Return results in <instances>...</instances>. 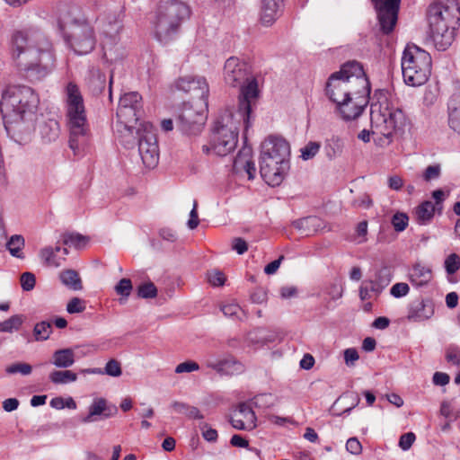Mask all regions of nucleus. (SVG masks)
<instances>
[{"label": "nucleus", "instance_id": "obj_10", "mask_svg": "<svg viewBox=\"0 0 460 460\" xmlns=\"http://www.w3.org/2000/svg\"><path fill=\"white\" fill-rule=\"evenodd\" d=\"M143 113L142 96L137 92L122 95L117 109L116 133L122 145L130 147L136 140V124Z\"/></svg>", "mask_w": 460, "mask_h": 460}, {"label": "nucleus", "instance_id": "obj_60", "mask_svg": "<svg viewBox=\"0 0 460 460\" xmlns=\"http://www.w3.org/2000/svg\"><path fill=\"white\" fill-rule=\"evenodd\" d=\"M440 413L448 419H456L458 414L456 413L448 402H443L440 406Z\"/></svg>", "mask_w": 460, "mask_h": 460}, {"label": "nucleus", "instance_id": "obj_22", "mask_svg": "<svg viewBox=\"0 0 460 460\" xmlns=\"http://www.w3.org/2000/svg\"><path fill=\"white\" fill-rule=\"evenodd\" d=\"M448 126L460 135V93L452 94L447 103Z\"/></svg>", "mask_w": 460, "mask_h": 460}, {"label": "nucleus", "instance_id": "obj_64", "mask_svg": "<svg viewBox=\"0 0 460 460\" xmlns=\"http://www.w3.org/2000/svg\"><path fill=\"white\" fill-rule=\"evenodd\" d=\"M230 444L236 447H248L249 446L248 440L237 434L232 436Z\"/></svg>", "mask_w": 460, "mask_h": 460}, {"label": "nucleus", "instance_id": "obj_41", "mask_svg": "<svg viewBox=\"0 0 460 460\" xmlns=\"http://www.w3.org/2000/svg\"><path fill=\"white\" fill-rule=\"evenodd\" d=\"M133 286L132 282L129 279L124 278L121 279L118 284L115 286V291L117 295L120 296L121 297L128 298L129 295L131 294ZM119 301H122V298L119 299Z\"/></svg>", "mask_w": 460, "mask_h": 460}, {"label": "nucleus", "instance_id": "obj_23", "mask_svg": "<svg viewBox=\"0 0 460 460\" xmlns=\"http://www.w3.org/2000/svg\"><path fill=\"white\" fill-rule=\"evenodd\" d=\"M67 253L66 248H61L59 246H56L55 248L45 247L40 251V257L48 266L58 268L61 266Z\"/></svg>", "mask_w": 460, "mask_h": 460}, {"label": "nucleus", "instance_id": "obj_25", "mask_svg": "<svg viewBox=\"0 0 460 460\" xmlns=\"http://www.w3.org/2000/svg\"><path fill=\"white\" fill-rule=\"evenodd\" d=\"M280 12V0H262L261 21L263 25H271Z\"/></svg>", "mask_w": 460, "mask_h": 460}, {"label": "nucleus", "instance_id": "obj_11", "mask_svg": "<svg viewBox=\"0 0 460 460\" xmlns=\"http://www.w3.org/2000/svg\"><path fill=\"white\" fill-rule=\"evenodd\" d=\"M190 15V9L186 3L181 0H161L154 21L156 38L163 40L177 32Z\"/></svg>", "mask_w": 460, "mask_h": 460}, {"label": "nucleus", "instance_id": "obj_21", "mask_svg": "<svg viewBox=\"0 0 460 460\" xmlns=\"http://www.w3.org/2000/svg\"><path fill=\"white\" fill-rule=\"evenodd\" d=\"M117 413V408L108 407L105 399L99 398L93 401L89 408V413L87 416L82 419L84 423H89L96 420L95 416L102 415L103 418L107 419Z\"/></svg>", "mask_w": 460, "mask_h": 460}, {"label": "nucleus", "instance_id": "obj_42", "mask_svg": "<svg viewBox=\"0 0 460 460\" xmlns=\"http://www.w3.org/2000/svg\"><path fill=\"white\" fill-rule=\"evenodd\" d=\"M445 270L448 275L455 274L460 269V257L456 253L449 254L445 260Z\"/></svg>", "mask_w": 460, "mask_h": 460}, {"label": "nucleus", "instance_id": "obj_51", "mask_svg": "<svg viewBox=\"0 0 460 460\" xmlns=\"http://www.w3.org/2000/svg\"><path fill=\"white\" fill-rule=\"evenodd\" d=\"M296 227L300 229L307 228L309 230L310 226L316 227L320 226V219L316 217H307L302 219H299L296 223Z\"/></svg>", "mask_w": 460, "mask_h": 460}, {"label": "nucleus", "instance_id": "obj_49", "mask_svg": "<svg viewBox=\"0 0 460 460\" xmlns=\"http://www.w3.org/2000/svg\"><path fill=\"white\" fill-rule=\"evenodd\" d=\"M20 281L23 290L31 291L35 287L36 279L34 274L31 272H24L21 275Z\"/></svg>", "mask_w": 460, "mask_h": 460}, {"label": "nucleus", "instance_id": "obj_34", "mask_svg": "<svg viewBox=\"0 0 460 460\" xmlns=\"http://www.w3.org/2000/svg\"><path fill=\"white\" fill-rule=\"evenodd\" d=\"M343 147V141L339 137H333L330 140H328L324 149L326 155L330 159H333L337 156H340L342 154Z\"/></svg>", "mask_w": 460, "mask_h": 460}, {"label": "nucleus", "instance_id": "obj_9", "mask_svg": "<svg viewBox=\"0 0 460 460\" xmlns=\"http://www.w3.org/2000/svg\"><path fill=\"white\" fill-rule=\"evenodd\" d=\"M371 133L374 141L385 146L392 142L394 136L402 135L407 126V118L400 109L371 106Z\"/></svg>", "mask_w": 460, "mask_h": 460}, {"label": "nucleus", "instance_id": "obj_61", "mask_svg": "<svg viewBox=\"0 0 460 460\" xmlns=\"http://www.w3.org/2000/svg\"><path fill=\"white\" fill-rule=\"evenodd\" d=\"M450 377L447 373L444 372H436L433 375V383L436 385H446L449 383Z\"/></svg>", "mask_w": 460, "mask_h": 460}, {"label": "nucleus", "instance_id": "obj_36", "mask_svg": "<svg viewBox=\"0 0 460 460\" xmlns=\"http://www.w3.org/2000/svg\"><path fill=\"white\" fill-rule=\"evenodd\" d=\"M252 159V157L251 149L243 148L238 153L234 160V170L237 172H242Z\"/></svg>", "mask_w": 460, "mask_h": 460}, {"label": "nucleus", "instance_id": "obj_20", "mask_svg": "<svg viewBox=\"0 0 460 460\" xmlns=\"http://www.w3.org/2000/svg\"><path fill=\"white\" fill-rule=\"evenodd\" d=\"M434 314V305L429 299H416L409 305L407 318L411 322H422Z\"/></svg>", "mask_w": 460, "mask_h": 460}, {"label": "nucleus", "instance_id": "obj_63", "mask_svg": "<svg viewBox=\"0 0 460 460\" xmlns=\"http://www.w3.org/2000/svg\"><path fill=\"white\" fill-rule=\"evenodd\" d=\"M372 205V200L367 194H364L353 202L354 207L368 208Z\"/></svg>", "mask_w": 460, "mask_h": 460}, {"label": "nucleus", "instance_id": "obj_54", "mask_svg": "<svg viewBox=\"0 0 460 460\" xmlns=\"http://www.w3.org/2000/svg\"><path fill=\"white\" fill-rule=\"evenodd\" d=\"M346 449L350 454L358 455L362 451V446L357 438H350L346 442Z\"/></svg>", "mask_w": 460, "mask_h": 460}, {"label": "nucleus", "instance_id": "obj_37", "mask_svg": "<svg viewBox=\"0 0 460 460\" xmlns=\"http://www.w3.org/2000/svg\"><path fill=\"white\" fill-rule=\"evenodd\" d=\"M10 253L17 258H22V250L24 246V239L22 235H13L6 243Z\"/></svg>", "mask_w": 460, "mask_h": 460}, {"label": "nucleus", "instance_id": "obj_32", "mask_svg": "<svg viewBox=\"0 0 460 460\" xmlns=\"http://www.w3.org/2000/svg\"><path fill=\"white\" fill-rule=\"evenodd\" d=\"M49 378L53 384L64 385L76 381L77 375L71 370H54Z\"/></svg>", "mask_w": 460, "mask_h": 460}, {"label": "nucleus", "instance_id": "obj_43", "mask_svg": "<svg viewBox=\"0 0 460 460\" xmlns=\"http://www.w3.org/2000/svg\"><path fill=\"white\" fill-rule=\"evenodd\" d=\"M137 295L142 298H154L157 295V288L154 283L146 282L137 288Z\"/></svg>", "mask_w": 460, "mask_h": 460}, {"label": "nucleus", "instance_id": "obj_26", "mask_svg": "<svg viewBox=\"0 0 460 460\" xmlns=\"http://www.w3.org/2000/svg\"><path fill=\"white\" fill-rule=\"evenodd\" d=\"M410 279L413 285L420 287L430 281L432 271L429 267L417 263L411 270Z\"/></svg>", "mask_w": 460, "mask_h": 460}, {"label": "nucleus", "instance_id": "obj_48", "mask_svg": "<svg viewBox=\"0 0 460 460\" xmlns=\"http://www.w3.org/2000/svg\"><path fill=\"white\" fill-rule=\"evenodd\" d=\"M441 174V167L439 164H433V165H429L423 174H422V177H423V180L425 181H430L432 180H436L438 178H439Z\"/></svg>", "mask_w": 460, "mask_h": 460}, {"label": "nucleus", "instance_id": "obj_3", "mask_svg": "<svg viewBox=\"0 0 460 460\" xmlns=\"http://www.w3.org/2000/svg\"><path fill=\"white\" fill-rule=\"evenodd\" d=\"M12 55L31 82L40 81L54 68L52 42L41 31H16L12 38Z\"/></svg>", "mask_w": 460, "mask_h": 460}, {"label": "nucleus", "instance_id": "obj_15", "mask_svg": "<svg viewBox=\"0 0 460 460\" xmlns=\"http://www.w3.org/2000/svg\"><path fill=\"white\" fill-rule=\"evenodd\" d=\"M377 9L381 31L385 34L393 31L398 19L401 0H372Z\"/></svg>", "mask_w": 460, "mask_h": 460}, {"label": "nucleus", "instance_id": "obj_50", "mask_svg": "<svg viewBox=\"0 0 460 460\" xmlns=\"http://www.w3.org/2000/svg\"><path fill=\"white\" fill-rule=\"evenodd\" d=\"M199 369V366L195 361L188 360L184 361L182 363H180L176 368L175 373L181 374V373H190L192 371H197Z\"/></svg>", "mask_w": 460, "mask_h": 460}, {"label": "nucleus", "instance_id": "obj_4", "mask_svg": "<svg viewBox=\"0 0 460 460\" xmlns=\"http://www.w3.org/2000/svg\"><path fill=\"white\" fill-rule=\"evenodd\" d=\"M224 80L228 85L240 88L237 115L247 120L260 97L258 82L250 75L248 64L236 57L227 58L224 66Z\"/></svg>", "mask_w": 460, "mask_h": 460}, {"label": "nucleus", "instance_id": "obj_44", "mask_svg": "<svg viewBox=\"0 0 460 460\" xmlns=\"http://www.w3.org/2000/svg\"><path fill=\"white\" fill-rule=\"evenodd\" d=\"M86 309V303L79 297H73L66 305V311L69 314L83 313Z\"/></svg>", "mask_w": 460, "mask_h": 460}, {"label": "nucleus", "instance_id": "obj_19", "mask_svg": "<svg viewBox=\"0 0 460 460\" xmlns=\"http://www.w3.org/2000/svg\"><path fill=\"white\" fill-rule=\"evenodd\" d=\"M111 31H104V39L102 40L103 50V58L110 63L121 58V53H119V49L116 48L118 43V34L120 30V25L118 22L113 24L110 23Z\"/></svg>", "mask_w": 460, "mask_h": 460}, {"label": "nucleus", "instance_id": "obj_30", "mask_svg": "<svg viewBox=\"0 0 460 460\" xmlns=\"http://www.w3.org/2000/svg\"><path fill=\"white\" fill-rule=\"evenodd\" d=\"M171 407L175 412L183 414L190 420L204 419V415L200 411L197 407L190 405L189 403L174 401L172 402Z\"/></svg>", "mask_w": 460, "mask_h": 460}, {"label": "nucleus", "instance_id": "obj_57", "mask_svg": "<svg viewBox=\"0 0 460 460\" xmlns=\"http://www.w3.org/2000/svg\"><path fill=\"white\" fill-rule=\"evenodd\" d=\"M359 356L356 349L349 348L344 350V360L348 366H353Z\"/></svg>", "mask_w": 460, "mask_h": 460}, {"label": "nucleus", "instance_id": "obj_2", "mask_svg": "<svg viewBox=\"0 0 460 460\" xmlns=\"http://www.w3.org/2000/svg\"><path fill=\"white\" fill-rule=\"evenodd\" d=\"M40 97L27 85H9L2 93L0 111L7 134L17 143L31 140L38 119Z\"/></svg>", "mask_w": 460, "mask_h": 460}, {"label": "nucleus", "instance_id": "obj_6", "mask_svg": "<svg viewBox=\"0 0 460 460\" xmlns=\"http://www.w3.org/2000/svg\"><path fill=\"white\" fill-rule=\"evenodd\" d=\"M66 103L70 131L69 146L77 155L88 146L91 133L83 95L73 82H69L66 87Z\"/></svg>", "mask_w": 460, "mask_h": 460}, {"label": "nucleus", "instance_id": "obj_47", "mask_svg": "<svg viewBox=\"0 0 460 460\" xmlns=\"http://www.w3.org/2000/svg\"><path fill=\"white\" fill-rule=\"evenodd\" d=\"M208 282L214 287L223 286L226 280L225 274L220 270H212L208 273Z\"/></svg>", "mask_w": 460, "mask_h": 460}, {"label": "nucleus", "instance_id": "obj_39", "mask_svg": "<svg viewBox=\"0 0 460 460\" xmlns=\"http://www.w3.org/2000/svg\"><path fill=\"white\" fill-rule=\"evenodd\" d=\"M391 224L396 232H402L409 225V217L405 213L396 212L392 217Z\"/></svg>", "mask_w": 460, "mask_h": 460}, {"label": "nucleus", "instance_id": "obj_40", "mask_svg": "<svg viewBox=\"0 0 460 460\" xmlns=\"http://www.w3.org/2000/svg\"><path fill=\"white\" fill-rule=\"evenodd\" d=\"M63 243L69 247L81 248L84 246L86 239L82 234L70 233L63 235Z\"/></svg>", "mask_w": 460, "mask_h": 460}, {"label": "nucleus", "instance_id": "obj_12", "mask_svg": "<svg viewBox=\"0 0 460 460\" xmlns=\"http://www.w3.org/2000/svg\"><path fill=\"white\" fill-rule=\"evenodd\" d=\"M401 66L404 83L411 86H420L430 76L431 56L420 47L408 44L403 50Z\"/></svg>", "mask_w": 460, "mask_h": 460}, {"label": "nucleus", "instance_id": "obj_62", "mask_svg": "<svg viewBox=\"0 0 460 460\" xmlns=\"http://www.w3.org/2000/svg\"><path fill=\"white\" fill-rule=\"evenodd\" d=\"M432 197L435 199V206L438 208V212L441 213L443 209L442 202L445 199V192L442 190H436L432 192Z\"/></svg>", "mask_w": 460, "mask_h": 460}, {"label": "nucleus", "instance_id": "obj_17", "mask_svg": "<svg viewBox=\"0 0 460 460\" xmlns=\"http://www.w3.org/2000/svg\"><path fill=\"white\" fill-rule=\"evenodd\" d=\"M138 151L143 164L147 168H154L159 161V149L155 135L146 131L140 135L138 140Z\"/></svg>", "mask_w": 460, "mask_h": 460}, {"label": "nucleus", "instance_id": "obj_29", "mask_svg": "<svg viewBox=\"0 0 460 460\" xmlns=\"http://www.w3.org/2000/svg\"><path fill=\"white\" fill-rule=\"evenodd\" d=\"M52 364L59 368H67L75 363V351L72 349L56 350L52 355Z\"/></svg>", "mask_w": 460, "mask_h": 460}, {"label": "nucleus", "instance_id": "obj_58", "mask_svg": "<svg viewBox=\"0 0 460 460\" xmlns=\"http://www.w3.org/2000/svg\"><path fill=\"white\" fill-rule=\"evenodd\" d=\"M233 249L238 253V254H243L248 250V244L247 243L240 237H236L232 242Z\"/></svg>", "mask_w": 460, "mask_h": 460}, {"label": "nucleus", "instance_id": "obj_1", "mask_svg": "<svg viewBox=\"0 0 460 460\" xmlns=\"http://www.w3.org/2000/svg\"><path fill=\"white\" fill-rule=\"evenodd\" d=\"M325 93L336 104V112L345 120L357 119L368 103L370 84L357 61L344 64L330 75Z\"/></svg>", "mask_w": 460, "mask_h": 460}, {"label": "nucleus", "instance_id": "obj_52", "mask_svg": "<svg viewBox=\"0 0 460 460\" xmlns=\"http://www.w3.org/2000/svg\"><path fill=\"white\" fill-rule=\"evenodd\" d=\"M410 291V288L408 284L403 282H399L394 284L390 290V293L394 297H402L406 296Z\"/></svg>", "mask_w": 460, "mask_h": 460}, {"label": "nucleus", "instance_id": "obj_5", "mask_svg": "<svg viewBox=\"0 0 460 460\" xmlns=\"http://www.w3.org/2000/svg\"><path fill=\"white\" fill-rule=\"evenodd\" d=\"M429 21L431 38L438 50H446L454 41L460 25L457 0H440L429 6Z\"/></svg>", "mask_w": 460, "mask_h": 460}, {"label": "nucleus", "instance_id": "obj_16", "mask_svg": "<svg viewBox=\"0 0 460 460\" xmlns=\"http://www.w3.org/2000/svg\"><path fill=\"white\" fill-rule=\"evenodd\" d=\"M177 89L185 93H190L204 107H208V96L209 93L208 84L204 77L200 76H183L176 82Z\"/></svg>", "mask_w": 460, "mask_h": 460}, {"label": "nucleus", "instance_id": "obj_18", "mask_svg": "<svg viewBox=\"0 0 460 460\" xmlns=\"http://www.w3.org/2000/svg\"><path fill=\"white\" fill-rule=\"evenodd\" d=\"M256 415L252 407L242 402L234 411L230 422L236 429L252 430L256 427Z\"/></svg>", "mask_w": 460, "mask_h": 460}, {"label": "nucleus", "instance_id": "obj_28", "mask_svg": "<svg viewBox=\"0 0 460 460\" xmlns=\"http://www.w3.org/2000/svg\"><path fill=\"white\" fill-rule=\"evenodd\" d=\"M59 279L61 283L67 288L78 291L83 289V282L78 274L75 270H64L59 272Z\"/></svg>", "mask_w": 460, "mask_h": 460}, {"label": "nucleus", "instance_id": "obj_24", "mask_svg": "<svg viewBox=\"0 0 460 460\" xmlns=\"http://www.w3.org/2000/svg\"><path fill=\"white\" fill-rule=\"evenodd\" d=\"M39 133L44 143L55 142L60 135L59 123L53 119L43 120L39 124Z\"/></svg>", "mask_w": 460, "mask_h": 460}, {"label": "nucleus", "instance_id": "obj_31", "mask_svg": "<svg viewBox=\"0 0 460 460\" xmlns=\"http://www.w3.org/2000/svg\"><path fill=\"white\" fill-rule=\"evenodd\" d=\"M83 373L86 374H106L111 376H119L122 373L121 371V365L120 363L116 359H110L104 367V370L102 371L101 368H87L82 370Z\"/></svg>", "mask_w": 460, "mask_h": 460}, {"label": "nucleus", "instance_id": "obj_7", "mask_svg": "<svg viewBox=\"0 0 460 460\" xmlns=\"http://www.w3.org/2000/svg\"><path fill=\"white\" fill-rule=\"evenodd\" d=\"M289 144L282 137L270 136L261 144L260 172L270 186L279 185L289 167Z\"/></svg>", "mask_w": 460, "mask_h": 460}, {"label": "nucleus", "instance_id": "obj_55", "mask_svg": "<svg viewBox=\"0 0 460 460\" xmlns=\"http://www.w3.org/2000/svg\"><path fill=\"white\" fill-rule=\"evenodd\" d=\"M446 358L449 363L460 365V349L456 347H450L447 349Z\"/></svg>", "mask_w": 460, "mask_h": 460}, {"label": "nucleus", "instance_id": "obj_33", "mask_svg": "<svg viewBox=\"0 0 460 460\" xmlns=\"http://www.w3.org/2000/svg\"><path fill=\"white\" fill-rule=\"evenodd\" d=\"M221 311L225 316L233 320H242L245 316L244 311L234 302H229L222 305Z\"/></svg>", "mask_w": 460, "mask_h": 460}, {"label": "nucleus", "instance_id": "obj_59", "mask_svg": "<svg viewBox=\"0 0 460 460\" xmlns=\"http://www.w3.org/2000/svg\"><path fill=\"white\" fill-rule=\"evenodd\" d=\"M202 436L208 442H216L218 437L217 431L205 424L202 428Z\"/></svg>", "mask_w": 460, "mask_h": 460}, {"label": "nucleus", "instance_id": "obj_27", "mask_svg": "<svg viewBox=\"0 0 460 460\" xmlns=\"http://www.w3.org/2000/svg\"><path fill=\"white\" fill-rule=\"evenodd\" d=\"M438 211L436 206L429 200L421 202L415 208L416 220L420 225H428L434 217L435 212Z\"/></svg>", "mask_w": 460, "mask_h": 460}, {"label": "nucleus", "instance_id": "obj_38", "mask_svg": "<svg viewBox=\"0 0 460 460\" xmlns=\"http://www.w3.org/2000/svg\"><path fill=\"white\" fill-rule=\"evenodd\" d=\"M52 332V325L49 322L42 321L37 323L34 327L33 332L37 341L47 340Z\"/></svg>", "mask_w": 460, "mask_h": 460}, {"label": "nucleus", "instance_id": "obj_8", "mask_svg": "<svg viewBox=\"0 0 460 460\" xmlns=\"http://www.w3.org/2000/svg\"><path fill=\"white\" fill-rule=\"evenodd\" d=\"M242 123L247 130L251 127V116L245 120L243 117H238L237 111H225L216 122L209 145L202 146L203 153L209 154L212 151L217 155L225 156L234 151L238 142V132Z\"/></svg>", "mask_w": 460, "mask_h": 460}, {"label": "nucleus", "instance_id": "obj_35", "mask_svg": "<svg viewBox=\"0 0 460 460\" xmlns=\"http://www.w3.org/2000/svg\"><path fill=\"white\" fill-rule=\"evenodd\" d=\"M23 323V316L15 314L0 323V332H13L20 329Z\"/></svg>", "mask_w": 460, "mask_h": 460}, {"label": "nucleus", "instance_id": "obj_45", "mask_svg": "<svg viewBox=\"0 0 460 460\" xmlns=\"http://www.w3.org/2000/svg\"><path fill=\"white\" fill-rule=\"evenodd\" d=\"M319 149L320 144L311 141L301 149V156L304 160L312 159L319 152Z\"/></svg>", "mask_w": 460, "mask_h": 460}, {"label": "nucleus", "instance_id": "obj_13", "mask_svg": "<svg viewBox=\"0 0 460 460\" xmlns=\"http://www.w3.org/2000/svg\"><path fill=\"white\" fill-rule=\"evenodd\" d=\"M68 47L77 55H86L95 47L96 36L92 23L85 18H75L64 28Z\"/></svg>", "mask_w": 460, "mask_h": 460}, {"label": "nucleus", "instance_id": "obj_56", "mask_svg": "<svg viewBox=\"0 0 460 460\" xmlns=\"http://www.w3.org/2000/svg\"><path fill=\"white\" fill-rule=\"evenodd\" d=\"M197 208H198V203L196 200H194L193 208L190 213V219L188 220V223H187L188 227L190 229H195L199 226V216H198Z\"/></svg>", "mask_w": 460, "mask_h": 460}, {"label": "nucleus", "instance_id": "obj_53", "mask_svg": "<svg viewBox=\"0 0 460 460\" xmlns=\"http://www.w3.org/2000/svg\"><path fill=\"white\" fill-rule=\"evenodd\" d=\"M415 434L412 432H408L401 436L399 440V446L403 450H408L412 446L415 441Z\"/></svg>", "mask_w": 460, "mask_h": 460}, {"label": "nucleus", "instance_id": "obj_46", "mask_svg": "<svg viewBox=\"0 0 460 460\" xmlns=\"http://www.w3.org/2000/svg\"><path fill=\"white\" fill-rule=\"evenodd\" d=\"M31 370L32 367L30 364L21 362L12 364L6 367V372L8 374L21 373L24 376L30 375L31 373Z\"/></svg>", "mask_w": 460, "mask_h": 460}, {"label": "nucleus", "instance_id": "obj_14", "mask_svg": "<svg viewBox=\"0 0 460 460\" xmlns=\"http://www.w3.org/2000/svg\"><path fill=\"white\" fill-rule=\"evenodd\" d=\"M195 106L191 103H184L178 116L177 125L179 128L187 134H196L201 130L206 120L204 107L199 102H195Z\"/></svg>", "mask_w": 460, "mask_h": 460}]
</instances>
